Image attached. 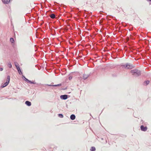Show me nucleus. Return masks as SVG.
Here are the masks:
<instances>
[{
	"label": "nucleus",
	"mask_w": 151,
	"mask_h": 151,
	"mask_svg": "<svg viewBox=\"0 0 151 151\" xmlns=\"http://www.w3.org/2000/svg\"><path fill=\"white\" fill-rule=\"evenodd\" d=\"M130 72L132 73V75L136 77L139 76L141 74V71L137 69L131 70Z\"/></svg>",
	"instance_id": "obj_1"
},
{
	"label": "nucleus",
	"mask_w": 151,
	"mask_h": 151,
	"mask_svg": "<svg viewBox=\"0 0 151 151\" xmlns=\"http://www.w3.org/2000/svg\"><path fill=\"white\" fill-rule=\"evenodd\" d=\"M121 66L127 69H132L135 67V66L129 63H127L124 65H121Z\"/></svg>",
	"instance_id": "obj_2"
},
{
	"label": "nucleus",
	"mask_w": 151,
	"mask_h": 151,
	"mask_svg": "<svg viewBox=\"0 0 151 151\" xmlns=\"http://www.w3.org/2000/svg\"><path fill=\"white\" fill-rule=\"evenodd\" d=\"M70 96L64 94L63 95H61L60 96V98L61 99L63 100H65L67 99L68 98L70 97Z\"/></svg>",
	"instance_id": "obj_3"
},
{
	"label": "nucleus",
	"mask_w": 151,
	"mask_h": 151,
	"mask_svg": "<svg viewBox=\"0 0 151 151\" xmlns=\"http://www.w3.org/2000/svg\"><path fill=\"white\" fill-rule=\"evenodd\" d=\"M45 86H49L57 87V86H61L62 85V84L61 83H60V84H55V85L45 84Z\"/></svg>",
	"instance_id": "obj_4"
},
{
	"label": "nucleus",
	"mask_w": 151,
	"mask_h": 151,
	"mask_svg": "<svg viewBox=\"0 0 151 151\" xmlns=\"http://www.w3.org/2000/svg\"><path fill=\"white\" fill-rule=\"evenodd\" d=\"M140 129L141 131L145 132L147 130V128L146 126H144L143 125H142L140 126Z\"/></svg>",
	"instance_id": "obj_5"
},
{
	"label": "nucleus",
	"mask_w": 151,
	"mask_h": 151,
	"mask_svg": "<svg viewBox=\"0 0 151 151\" xmlns=\"http://www.w3.org/2000/svg\"><path fill=\"white\" fill-rule=\"evenodd\" d=\"M91 73H90L89 75H86V74H83V79L84 80H85L88 78L91 75Z\"/></svg>",
	"instance_id": "obj_6"
},
{
	"label": "nucleus",
	"mask_w": 151,
	"mask_h": 151,
	"mask_svg": "<svg viewBox=\"0 0 151 151\" xmlns=\"http://www.w3.org/2000/svg\"><path fill=\"white\" fill-rule=\"evenodd\" d=\"M19 74L20 75H22L23 74L22 72V71L21 70L19 66H17V68H16Z\"/></svg>",
	"instance_id": "obj_7"
},
{
	"label": "nucleus",
	"mask_w": 151,
	"mask_h": 151,
	"mask_svg": "<svg viewBox=\"0 0 151 151\" xmlns=\"http://www.w3.org/2000/svg\"><path fill=\"white\" fill-rule=\"evenodd\" d=\"M10 42L12 44L13 47L14 44V39L13 37L10 38Z\"/></svg>",
	"instance_id": "obj_8"
},
{
	"label": "nucleus",
	"mask_w": 151,
	"mask_h": 151,
	"mask_svg": "<svg viewBox=\"0 0 151 151\" xmlns=\"http://www.w3.org/2000/svg\"><path fill=\"white\" fill-rule=\"evenodd\" d=\"M150 82V81L149 80H146L143 83V85L144 86H147Z\"/></svg>",
	"instance_id": "obj_9"
},
{
	"label": "nucleus",
	"mask_w": 151,
	"mask_h": 151,
	"mask_svg": "<svg viewBox=\"0 0 151 151\" xmlns=\"http://www.w3.org/2000/svg\"><path fill=\"white\" fill-rule=\"evenodd\" d=\"M29 83H30V84H36L37 85H39L40 84V83H36L35 82V81H31L30 80H29V81H28V82Z\"/></svg>",
	"instance_id": "obj_10"
},
{
	"label": "nucleus",
	"mask_w": 151,
	"mask_h": 151,
	"mask_svg": "<svg viewBox=\"0 0 151 151\" xmlns=\"http://www.w3.org/2000/svg\"><path fill=\"white\" fill-rule=\"evenodd\" d=\"M25 104L28 106H29L31 105V103L28 101H26L25 103Z\"/></svg>",
	"instance_id": "obj_11"
},
{
	"label": "nucleus",
	"mask_w": 151,
	"mask_h": 151,
	"mask_svg": "<svg viewBox=\"0 0 151 151\" xmlns=\"http://www.w3.org/2000/svg\"><path fill=\"white\" fill-rule=\"evenodd\" d=\"M70 119L72 120H74L76 118V116L75 114H72L70 116Z\"/></svg>",
	"instance_id": "obj_12"
},
{
	"label": "nucleus",
	"mask_w": 151,
	"mask_h": 151,
	"mask_svg": "<svg viewBox=\"0 0 151 151\" xmlns=\"http://www.w3.org/2000/svg\"><path fill=\"white\" fill-rule=\"evenodd\" d=\"M10 0H2L4 4H8Z\"/></svg>",
	"instance_id": "obj_13"
},
{
	"label": "nucleus",
	"mask_w": 151,
	"mask_h": 151,
	"mask_svg": "<svg viewBox=\"0 0 151 151\" xmlns=\"http://www.w3.org/2000/svg\"><path fill=\"white\" fill-rule=\"evenodd\" d=\"M7 65V66L10 68H11L12 67V65L11 64V63L10 62H8Z\"/></svg>",
	"instance_id": "obj_14"
},
{
	"label": "nucleus",
	"mask_w": 151,
	"mask_h": 151,
	"mask_svg": "<svg viewBox=\"0 0 151 151\" xmlns=\"http://www.w3.org/2000/svg\"><path fill=\"white\" fill-rule=\"evenodd\" d=\"M22 78L23 80H24L25 81L28 82L29 80L26 78L25 76L23 75H22Z\"/></svg>",
	"instance_id": "obj_15"
},
{
	"label": "nucleus",
	"mask_w": 151,
	"mask_h": 151,
	"mask_svg": "<svg viewBox=\"0 0 151 151\" xmlns=\"http://www.w3.org/2000/svg\"><path fill=\"white\" fill-rule=\"evenodd\" d=\"M45 84L42 85L44 86L45 87V88L44 89L46 91H50V90H48V88H49V87H46L47 86H45Z\"/></svg>",
	"instance_id": "obj_16"
},
{
	"label": "nucleus",
	"mask_w": 151,
	"mask_h": 151,
	"mask_svg": "<svg viewBox=\"0 0 151 151\" xmlns=\"http://www.w3.org/2000/svg\"><path fill=\"white\" fill-rule=\"evenodd\" d=\"M50 17L52 19H54L55 18V15L54 14H52L50 15Z\"/></svg>",
	"instance_id": "obj_17"
},
{
	"label": "nucleus",
	"mask_w": 151,
	"mask_h": 151,
	"mask_svg": "<svg viewBox=\"0 0 151 151\" xmlns=\"http://www.w3.org/2000/svg\"><path fill=\"white\" fill-rule=\"evenodd\" d=\"M96 148L94 147H91L90 149L91 151H95L96 150Z\"/></svg>",
	"instance_id": "obj_18"
},
{
	"label": "nucleus",
	"mask_w": 151,
	"mask_h": 151,
	"mask_svg": "<svg viewBox=\"0 0 151 151\" xmlns=\"http://www.w3.org/2000/svg\"><path fill=\"white\" fill-rule=\"evenodd\" d=\"M58 116L60 118H63V115L62 114H58Z\"/></svg>",
	"instance_id": "obj_19"
},
{
	"label": "nucleus",
	"mask_w": 151,
	"mask_h": 151,
	"mask_svg": "<svg viewBox=\"0 0 151 151\" xmlns=\"http://www.w3.org/2000/svg\"><path fill=\"white\" fill-rule=\"evenodd\" d=\"M6 86H7L6 85V84L4 83V84H2L1 85V88H3L4 87H6Z\"/></svg>",
	"instance_id": "obj_20"
},
{
	"label": "nucleus",
	"mask_w": 151,
	"mask_h": 151,
	"mask_svg": "<svg viewBox=\"0 0 151 151\" xmlns=\"http://www.w3.org/2000/svg\"><path fill=\"white\" fill-rule=\"evenodd\" d=\"M14 65L15 66H16V68H17V67L18 66H19V64H18V63L16 62H14Z\"/></svg>",
	"instance_id": "obj_21"
},
{
	"label": "nucleus",
	"mask_w": 151,
	"mask_h": 151,
	"mask_svg": "<svg viewBox=\"0 0 151 151\" xmlns=\"http://www.w3.org/2000/svg\"><path fill=\"white\" fill-rule=\"evenodd\" d=\"M10 76H9V75H8L7 76L6 81H8L9 82H10Z\"/></svg>",
	"instance_id": "obj_22"
},
{
	"label": "nucleus",
	"mask_w": 151,
	"mask_h": 151,
	"mask_svg": "<svg viewBox=\"0 0 151 151\" xmlns=\"http://www.w3.org/2000/svg\"><path fill=\"white\" fill-rule=\"evenodd\" d=\"M9 83V82L8 81H6L4 83L7 86L8 85Z\"/></svg>",
	"instance_id": "obj_23"
},
{
	"label": "nucleus",
	"mask_w": 151,
	"mask_h": 151,
	"mask_svg": "<svg viewBox=\"0 0 151 151\" xmlns=\"http://www.w3.org/2000/svg\"><path fill=\"white\" fill-rule=\"evenodd\" d=\"M72 78V76H70L69 77L68 79L69 80H71Z\"/></svg>",
	"instance_id": "obj_24"
},
{
	"label": "nucleus",
	"mask_w": 151,
	"mask_h": 151,
	"mask_svg": "<svg viewBox=\"0 0 151 151\" xmlns=\"http://www.w3.org/2000/svg\"><path fill=\"white\" fill-rule=\"evenodd\" d=\"M144 122V121H143V120H141L140 123L141 124H143Z\"/></svg>",
	"instance_id": "obj_25"
},
{
	"label": "nucleus",
	"mask_w": 151,
	"mask_h": 151,
	"mask_svg": "<svg viewBox=\"0 0 151 151\" xmlns=\"http://www.w3.org/2000/svg\"><path fill=\"white\" fill-rule=\"evenodd\" d=\"M112 76L113 77H116L117 76V75H116V74H112Z\"/></svg>",
	"instance_id": "obj_26"
},
{
	"label": "nucleus",
	"mask_w": 151,
	"mask_h": 151,
	"mask_svg": "<svg viewBox=\"0 0 151 151\" xmlns=\"http://www.w3.org/2000/svg\"><path fill=\"white\" fill-rule=\"evenodd\" d=\"M67 88V87H65V88H63L61 89V90H64L66 89Z\"/></svg>",
	"instance_id": "obj_27"
},
{
	"label": "nucleus",
	"mask_w": 151,
	"mask_h": 151,
	"mask_svg": "<svg viewBox=\"0 0 151 151\" xmlns=\"http://www.w3.org/2000/svg\"><path fill=\"white\" fill-rule=\"evenodd\" d=\"M3 70V68L2 67H0V71H2Z\"/></svg>",
	"instance_id": "obj_28"
},
{
	"label": "nucleus",
	"mask_w": 151,
	"mask_h": 151,
	"mask_svg": "<svg viewBox=\"0 0 151 151\" xmlns=\"http://www.w3.org/2000/svg\"><path fill=\"white\" fill-rule=\"evenodd\" d=\"M48 88V90H50V91L53 89L52 88H49H49Z\"/></svg>",
	"instance_id": "obj_29"
},
{
	"label": "nucleus",
	"mask_w": 151,
	"mask_h": 151,
	"mask_svg": "<svg viewBox=\"0 0 151 151\" xmlns=\"http://www.w3.org/2000/svg\"><path fill=\"white\" fill-rule=\"evenodd\" d=\"M76 10L77 11H78L79 10V9L78 8H76Z\"/></svg>",
	"instance_id": "obj_30"
},
{
	"label": "nucleus",
	"mask_w": 151,
	"mask_h": 151,
	"mask_svg": "<svg viewBox=\"0 0 151 151\" xmlns=\"http://www.w3.org/2000/svg\"><path fill=\"white\" fill-rule=\"evenodd\" d=\"M102 12H103V11H100V13L101 14V13H102Z\"/></svg>",
	"instance_id": "obj_31"
},
{
	"label": "nucleus",
	"mask_w": 151,
	"mask_h": 151,
	"mask_svg": "<svg viewBox=\"0 0 151 151\" xmlns=\"http://www.w3.org/2000/svg\"><path fill=\"white\" fill-rule=\"evenodd\" d=\"M148 1H150L151 2V0H147Z\"/></svg>",
	"instance_id": "obj_32"
},
{
	"label": "nucleus",
	"mask_w": 151,
	"mask_h": 151,
	"mask_svg": "<svg viewBox=\"0 0 151 151\" xmlns=\"http://www.w3.org/2000/svg\"><path fill=\"white\" fill-rule=\"evenodd\" d=\"M57 4V3L56 2H54V4Z\"/></svg>",
	"instance_id": "obj_33"
},
{
	"label": "nucleus",
	"mask_w": 151,
	"mask_h": 151,
	"mask_svg": "<svg viewBox=\"0 0 151 151\" xmlns=\"http://www.w3.org/2000/svg\"><path fill=\"white\" fill-rule=\"evenodd\" d=\"M106 143H107V141L106 140Z\"/></svg>",
	"instance_id": "obj_34"
},
{
	"label": "nucleus",
	"mask_w": 151,
	"mask_h": 151,
	"mask_svg": "<svg viewBox=\"0 0 151 151\" xmlns=\"http://www.w3.org/2000/svg\"><path fill=\"white\" fill-rule=\"evenodd\" d=\"M101 140H103V138H101Z\"/></svg>",
	"instance_id": "obj_35"
},
{
	"label": "nucleus",
	"mask_w": 151,
	"mask_h": 151,
	"mask_svg": "<svg viewBox=\"0 0 151 151\" xmlns=\"http://www.w3.org/2000/svg\"><path fill=\"white\" fill-rule=\"evenodd\" d=\"M122 9V11H123V10L122 9Z\"/></svg>",
	"instance_id": "obj_36"
},
{
	"label": "nucleus",
	"mask_w": 151,
	"mask_h": 151,
	"mask_svg": "<svg viewBox=\"0 0 151 151\" xmlns=\"http://www.w3.org/2000/svg\"><path fill=\"white\" fill-rule=\"evenodd\" d=\"M14 35L15 36V33L14 34Z\"/></svg>",
	"instance_id": "obj_37"
}]
</instances>
